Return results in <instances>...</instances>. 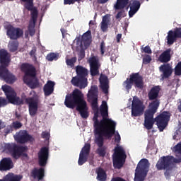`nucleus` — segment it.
Masks as SVG:
<instances>
[{"label":"nucleus","mask_w":181,"mask_h":181,"mask_svg":"<svg viewBox=\"0 0 181 181\" xmlns=\"http://www.w3.org/2000/svg\"><path fill=\"white\" fill-rule=\"evenodd\" d=\"M160 102L158 100L152 101L148 105V110H146L144 112V127L146 129H152L153 128V124L156 122V125L160 132H163V130L170 121V117L172 115L168 111H163L156 118H153V115L158 112V108H159Z\"/></svg>","instance_id":"obj_1"},{"label":"nucleus","mask_w":181,"mask_h":181,"mask_svg":"<svg viewBox=\"0 0 181 181\" xmlns=\"http://www.w3.org/2000/svg\"><path fill=\"white\" fill-rule=\"evenodd\" d=\"M64 105L71 110L76 107V111L84 119H87V117L90 115L87 102L84 100V94L78 88L74 89L71 93L66 95Z\"/></svg>","instance_id":"obj_2"},{"label":"nucleus","mask_w":181,"mask_h":181,"mask_svg":"<svg viewBox=\"0 0 181 181\" xmlns=\"http://www.w3.org/2000/svg\"><path fill=\"white\" fill-rule=\"evenodd\" d=\"M94 116L93 118L94 132L97 134H105V135H110L111 132H115V127L117 123L112 119L105 117V115H101L102 119L98 120L99 110H93Z\"/></svg>","instance_id":"obj_3"},{"label":"nucleus","mask_w":181,"mask_h":181,"mask_svg":"<svg viewBox=\"0 0 181 181\" xmlns=\"http://www.w3.org/2000/svg\"><path fill=\"white\" fill-rule=\"evenodd\" d=\"M11 63L9 53L5 49H0V78L4 80L7 84H13L16 80V76L9 71L7 67Z\"/></svg>","instance_id":"obj_4"},{"label":"nucleus","mask_w":181,"mask_h":181,"mask_svg":"<svg viewBox=\"0 0 181 181\" xmlns=\"http://www.w3.org/2000/svg\"><path fill=\"white\" fill-rule=\"evenodd\" d=\"M1 90L4 91L6 98L0 97V108L2 107H6L8 104H13V105H22L23 100L18 97L15 90L10 86L3 85Z\"/></svg>","instance_id":"obj_5"},{"label":"nucleus","mask_w":181,"mask_h":181,"mask_svg":"<svg viewBox=\"0 0 181 181\" xmlns=\"http://www.w3.org/2000/svg\"><path fill=\"white\" fill-rule=\"evenodd\" d=\"M76 76L73 77L71 83L74 87H78L81 90L88 86V69L83 66L78 65L76 67Z\"/></svg>","instance_id":"obj_6"},{"label":"nucleus","mask_w":181,"mask_h":181,"mask_svg":"<svg viewBox=\"0 0 181 181\" xmlns=\"http://www.w3.org/2000/svg\"><path fill=\"white\" fill-rule=\"evenodd\" d=\"M115 134V132H111L108 135L104 133L95 134V142L98 146L96 153L100 158H104L107 155V146H104V138L111 139Z\"/></svg>","instance_id":"obj_7"},{"label":"nucleus","mask_w":181,"mask_h":181,"mask_svg":"<svg viewBox=\"0 0 181 181\" xmlns=\"http://www.w3.org/2000/svg\"><path fill=\"white\" fill-rule=\"evenodd\" d=\"M149 160L146 158L141 159L135 170L134 181H144L149 172Z\"/></svg>","instance_id":"obj_8"},{"label":"nucleus","mask_w":181,"mask_h":181,"mask_svg":"<svg viewBox=\"0 0 181 181\" xmlns=\"http://www.w3.org/2000/svg\"><path fill=\"white\" fill-rule=\"evenodd\" d=\"M172 159H173V156H163L156 165V168L158 170H165V172L164 173L165 177H169L173 170V167L172 166Z\"/></svg>","instance_id":"obj_9"},{"label":"nucleus","mask_w":181,"mask_h":181,"mask_svg":"<svg viewBox=\"0 0 181 181\" xmlns=\"http://www.w3.org/2000/svg\"><path fill=\"white\" fill-rule=\"evenodd\" d=\"M134 84L135 88L142 90L144 88V78L139 73H133L124 82L126 90H131L132 86Z\"/></svg>","instance_id":"obj_10"},{"label":"nucleus","mask_w":181,"mask_h":181,"mask_svg":"<svg viewBox=\"0 0 181 181\" xmlns=\"http://www.w3.org/2000/svg\"><path fill=\"white\" fill-rule=\"evenodd\" d=\"M6 151L11 155L13 159L18 160L23 156H28L26 153H24L26 151V147L18 146L15 143L6 144L4 146Z\"/></svg>","instance_id":"obj_11"},{"label":"nucleus","mask_w":181,"mask_h":181,"mask_svg":"<svg viewBox=\"0 0 181 181\" xmlns=\"http://www.w3.org/2000/svg\"><path fill=\"white\" fill-rule=\"evenodd\" d=\"M127 154L125 151L122 147H116L113 155V166L115 169H121L125 163Z\"/></svg>","instance_id":"obj_12"},{"label":"nucleus","mask_w":181,"mask_h":181,"mask_svg":"<svg viewBox=\"0 0 181 181\" xmlns=\"http://www.w3.org/2000/svg\"><path fill=\"white\" fill-rule=\"evenodd\" d=\"M91 45V30H88L83 34L81 41V50L78 54V60H83L86 57V49Z\"/></svg>","instance_id":"obj_13"},{"label":"nucleus","mask_w":181,"mask_h":181,"mask_svg":"<svg viewBox=\"0 0 181 181\" xmlns=\"http://www.w3.org/2000/svg\"><path fill=\"white\" fill-rule=\"evenodd\" d=\"M6 29V35L11 40H18V39L23 37V29L19 27H14L12 25H8Z\"/></svg>","instance_id":"obj_14"},{"label":"nucleus","mask_w":181,"mask_h":181,"mask_svg":"<svg viewBox=\"0 0 181 181\" xmlns=\"http://www.w3.org/2000/svg\"><path fill=\"white\" fill-rule=\"evenodd\" d=\"M90 66V71L92 77H95L100 74V67H101V63H100V58L98 56H92L88 59Z\"/></svg>","instance_id":"obj_15"},{"label":"nucleus","mask_w":181,"mask_h":181,"mask_svg":"<svg viewBox=\"0 0 181 181\" xmlns=\"http://www.w3.org/2000/svg\"><path fill=\"white\" fill-rule=\"evenodd\" d=\"M14 139L18 144H26L28 142H35V138L25 130H21L14 136Z\"/></svg>","instance_id":"obj_16"},{"label":"nucleus","mask_w":181,"mask_h":181,"mask_svg":"<svg viewBox=\"0 0 181 181\" xmlns=\"http://www.w3.org/2000/svg\"><path fill=\"white\" fill-rule=\"evenodd\" d=\"M25 103L28 105L29 115L30 117H35L37 114L39 100L35 97H30L25 99Z\"/></svg>","instance_id":"obj_17"},{"label":"nucleus","mask_w":181,"mask_h":181,"mask_svg":"<svg viewBox=\"0 0 181 181\" xmlns=\"http://www.w3.org/2000/svg\"><path fill=\"white\" fill-rule=\"evenodd\" d=\"M21 70L24 73V76L23 78V80H26L29 78V77H35L36 76V68L35 66L24 63L21 64Z\"/></svg>","instance_id":"obj_18"},{"label":"nucleus","mask_w":181,"mask_h":181,"mask_svg":"<svg viewBox=\"0 0 181 181\" xmlns=\"http://www.w3.org/2000/svg\"><path fill=\"white\" fill-rule=\"evenodd\" d=\"M145 106L139 99L134 100L132 105V117H141L144 114Z\"/></svg>","instance_id":"obj_19"},{"label":"nucleus","mask_w":181,"mask_h":181,"mask_svg":"<svg viewBox=\"0 0 181 181\" xmlns=\"http://www.w3.org/2000/svg\"><path fill=\"white\" fill-rule=\"evenodd\" d=\"M38 155V163L42 168L47 165V160H49V148L44 146L40 148Z\"/></svg>","instance_id":"obj_20"},{"label":"nucleus","mask_w":181,"mask_h":181,"mask_svg":"<svg viewBox=\"0 0 181 181\" xmlns=\"http://www.w3.org/2000/svg\"><path fill=\"white\" fill-rule=\"evenodd\" d=\"M13 169V161L11 157H4L0 160V172H8Z\"/></svg>","instance_id":"obj_21"},{"label":"nucleus","mask_w":181,"mask_h":181,"mask_svg":"<svg viewBox=\"0 0 181 181\" xmlns=\"http://www.w3.org/2000/svg\"><path fill=\"white\" fill-rule=\"evenodd\" d=\"M162 78H169L173 73V68L170 64H163L159 67Z\"/></svg>","instance_id":"obj_22"},{"label":"nucleus","mask_w":181,"mask_h":181,"mask_svg":"<svg viewBox=\"0 0 181 181\" xmlns=\"http://www.w3.org/2000/svg\"><path fill=\"white\" fill-rule=\"evenodd\" d=\"M39 13H36V11H33L31 14V20L30 21L28 25V32L30 36H34L35 31V25H36V21H37V16Z\"/></svg>","instance_id":"obj_23"},{"label":"nucleus","mask_w":181,"mask_h":181,"mask_svg":"<svg viewBox=\"0 0 181 181\" xmlns=\"http://www.w3.org/2000/svg\"><path fill=\"white\" fill-rule=\"evenodd\" d=\"M171 52L172 49L170 48L163 51L158 57V62H160V63H165V64H168L169 62L172 60Z\"/></svg>","instance_id":"obj_24"},{"label":"nucleus","mask_w":181,"mask_h":181,"mask_svg":"<svg viewBox=\"0 0 181 181\" xmlns=\"http://www.w3.org/2000/svg\"><path fill=\"white\" fill-rule=\"evenodd\" d=\"M130 11H129V18H132L141 8V2L138 0H132L129 4Z\"/></svg>","instance_id":"obj_25"},{"label":"nucleus","mask_w":181,"mask_h":181,"mask_svg":"<svg viewBox=\"0 0 181 181\" xmlns=\"http://www.w3.org/2000/svg\"><path fill=\"white\" fill-rule=\"evenodd\" d=\"M159 91H160L159 86H154L151 88L148 93V100L150 101H158V103H160L159 99H158V97H159Z\"/></svg>","instance_id":"obj_26"},{"label":"nucleus","mask_w":181,"mask_h":181,"mask_svg":"<svg viewBox=\"0 0 181 181\" xmlns=\"http://www.w3.org/2000/svg\"><path fill=\"white\" fill-rule=\"evenodd\" d=\"M55 83L52 81H48L47 83L44 86L43 90L45 95L49 97V95L53 94L54 91Z\"/></svg>","instance_id":"obj_27"},{"label":"nucleus","mask_w":181,"mask_h":181,"mask_svg":"<svg viewBox=\"0 0 181 181\" xmlns=\"http://www.w3.org/2000/svg\"><path fill=\"white\" fill-rule=\"evenodd\" d=\"M100 83L102 91L104 94H108V88H110L108 77L107 76H100Z\"/></svg>","instance_id":"obj_28"},{"label":"nucleus","mask_w":181,"mask_h":181,"mask_svg":"<svg viewBox=\"0 0 181 181\" xmlns=\"http://www.w3.org/2000/svg\"><path fill=\"white\" fill-rule=\"evenodd\" d=\"M21 179H23V175L8 173L4 177L3 180H0V181H21Z\"/></svg>","instance_id":"obj_29"},{"label":"nucleus","mask_w":181,"mask_h":181,"mask_svg":"<svg viewBox=\"0 0 181 181\" xmlns=\"http://www.w3.org/2000/svg\"><path fill=\"white\" fill-rule=\"evenodd\" d=\"M23 82L27 84V86H29L30 88H33V90L39 87V79H37L36 76L24 79Z\"/></svg>","instance_id":"obj_30"},{"label":"nucleus","mask_w":181,"mask_h":181,"mask_svg":"<svg viewBox=\"0 0 181 181\" xmlns=\"http://www.w3.org/2000/svg\"><path fill=\"white\" fill-rule=\"evenodd\" d=\"M31 176L34 179H37V180H42L45 177V168H40L39 169H34L31 173Z\"/></svg>","instance_id":"obj_31"},{"label":"nucleus","mask_w":181,"mask_h":181,"mask_svg":"<svg viewBox=\"0 0 181 181\" xmlns=\"http://www.w3.org/2000/svg\"><path fill=\"white\" fill-rule=\"evenodd\" d=\"M128 4H129V0H117L114 8L115 11L125 9L128 6Z\"/></svg>","instance_id":"obj_32"},{"label":"nucleus","mask_w":181,"mask_h":181,"mask_svg":"<svg viewBox=\"0 0 181 181\" xmlns=\"http://www.w3.org/2000/svg\"><path fill=\"white\" fill-rule=\"evenodd\" d=\"M167 39V45H169L170 46L173 45L176 40H177V37L176 34L175 33L174 30H169L168 33V35L166 37Z\"/></svg>","instance_id":"obj_33"},{"label":"nucleus","mask_w":181,"mask_h":181,"mask_svg":"<svg viewBox=\"0 0 181 181\" xmlns=\"http://www.w3.org/2000/svg\"><path fill=\"white\" fill-rule=\"evenodd\" d=\"M22 2H25V8L28 11H30L31 14L33 13V12H36V13H39L37 11V8L33 6V0H21Z\"/></svg>","instance_id":"obj_34"},{"label":"nucleus","mask_w":181,"mask_h":181,"mask_svg":"<svg viewBox=\"0 0 181 181\" xmlns=\"http://www.w3.org/2000/svg\"><path fill=\"white\" fill-rule=\"evenodd\" d=\"M88 98L90 100H95L98 98V88L97 86H91L87 94Z\"/></svg>","instance_id":"obj_35"},{"label":"nucleus","mask_w":181,"mask_h":181,"mask_svg":"<svg viewBox=\"0 0 181 181\" xmlns=\"http://www.w3.org/2000/svg\"><path fill=\"white\" fill-rule=\"evenodd\" d=\"M97 173V179L99 181H106L107 180V173L104 169L99 168L96 171Z\"/></svg>","instance_id":"obj_36"},{"label":"nucleus","mask_w":181,"mask_h":181,"mask_svg":"<svg viewBox=\"0 0 181 181\" xmlns=\"http://www.w3.org/2000/svg\"><path fill=\"white\" fill-rule=\"evenodd\" d=\"M109 23H110V20H108V17H107V16H103L102 19V22L100 23V29L102 32L108 31Z\"/></svg>","instance_id":"obj_37"},{"label":"nucleus","mask_w":181,"mask_h":181,"mask_svg":"<svg viewBox=\"0 0 181 181\" xmlns=\"http://www.w3.org/2000/svg\"><path fill=\"white\" fill-rule=\"evenodd\" d=\"M100 111L101 115H105L107 118H108V105H107L106 101L103 100L102 102Z\"/></svg>","instance_id":"obj_38"},{"label":"nucleus","mask_w":181,"mask_h":181,"mask_svg":"<svg viewBox=\"0 0 181 181\" xmlns=\"http://www.w3.org/2000/svg\"><path fill=\"white\" fill-rule=\"evenodd\" d=\"M19 47V42L18 41H11L8 42V47L11 52V53H14V52H16L18 50V47Z\"/></svg>","instance_id":"obj_39"},{"label":"nucleus","mask_w":181,"mask_h":181,"mask_svg":"<svg viewBox=\"0 0 181 181\" xmlns=\"http://www.w3.org/2000/svg\"><path fill=\"white\" fill-rule=\"evenodd\" d=\"M91 150V145L88 143L85 144L84 146L82 148L80 153L81 155H85L88 156L90 155V151Z\"/></svg>","instance_id":"obj_40"},{"label":"nucleus","mask_w":181,"mask_h":181,"mask_svg":"<svg viewBox=\"0 0 181 181\" xmlns=\"http://www.w3.org/2000/svg\"><path fill=\"white\" fill-rule=\"evenodd\" d=\"M46 60H47L48 62H56L59 60V53L50 52L47 54L46 57Z\"/></svg>","instance_id":"obj_41"},{"label":"nucleus","mask_w":181,"mask_h":181,"mask_svg":"<svg viewBox=\"0 0 181 181\" xmlns=\"http://www.w3.org/2000/svg\"><path fill=\"white\" fill-rule=\"evenodd\" d=\"M88 158V156H85L84 154L80 153L79 158L78 160V163L79 166L84 165V163H86Z\"/></svg>","instance_id":"obj_42"},{"label":"nucleus","mask_w":181,"mask_h":181,"mask_svg":"<svg viewBox=\"0 0 181 181\" xmlns=\"http://www.w3.org/2000/svg\"><path fill=\"white\" fill-rule=\"evenodd\" d=\"M12 132H13V127H12V124L7 125L6 127H4V134L5 136Z\"/></svg>","instance_id":"obj_43"},{"label":"nucleus","mask_w":181,"mask_h":181,"mask_svg":"<svg viewBox=\"0 0 181 181\" xmlns=\"http://www.w3.org/2000/svg\"><path fill=\"white\" fill-rule=\"evenodd\" d=\"M76 62L77 58L76 57H72L66 60V65L70 66V67H74V63H76Z\"/></svg>","instance_id":"obj_44"},{"label":"nucleus","mask_w":181,"mask_h":181,"mask_svg":"<svg viewBox=\"0 0 181 181\" xmlns=\"http://www.w3.org/2000/svg\"><path fill=\"white\" fill-rule=\"evenodd\" d=\"M175 76H181V61L177 64L174 69Z\"/></svg>","instance_id":"obj_45"},{"label":"nucleus","mask_w":181,"mask_h":181,"mask_svg":"<svg viewBox=\"0 0 181 181\" xmlns=\"http://www.w3.org/2000/svg\"><path fill=\"white\" fill-rule=\"evenodd\" d=\"M91 106L93 111L98 110V98L92 99Z\"/></svg>","instance_id":"obj_46"},{"label":"nucleus","mask_w":181,"mask_h":181,"mask_svg":"<svg viewBox=\"0 0 181 181\" xmlns=\"http://www.w3.org/2000/svg\"><path fill=\"white\" fill-rule=\"evenodd\" d=\"M176 158L173 156L172 161L173 163H181V153H175Z\"/></svg>","instance_id":"obj_47"},{"label":"nucleus","mask_w":181,"mask_h":181,"mask_svg":"<svg viewBox=\"0 0 181 181\" xmlns=\"http://www.w3.org/2000/svg\"><path fill=\"white\" fill-rule=\"evenodd\" d=\"M173 152H175V153H181V142L178 143L177 145H175L173 148Z\"/></svg>","instance_id":"obj_48"},{"label":"nucleus","mask_w":181,"mask_h":181,"mask_svg":"<svg viewBox=\"0 0 181 181\" xmlns=\"http://www.w3.org/2000/svg\"><path fill=\"white\" fill-rule=\"evenodd\" d=\"M11 127H13V129H20V128H22V123L21 122H13L11 124Z\"/></svg>","instance_id":"obj_49"},{"label":"nucleus","mask_w":181,"mask_h":181,"mask_svg":"<svg viewBox=\"0 0 181 181\" xmlns=\"http://www.w3.org/2000/svg\"><path fill=\"white\" fill-rule=\"evenodd\" d=\"M125 16H127V14H125V11L122 9L115 16V18L116 19H121V18H125Z\"/></svg>","instance_id":"obj_50"},{"label":"nucleus","mask_w":181,"mask_h":181,"mask_svg":"<svg viewBox=\"0 0 181 181\" xmlns=\"http://www.w3.org/2000/svg\"><path fill=\"white\" fill-rule=\"evenodd\" d=\"M152 62V58L149 55H146L143 58L144 64H149Z\"/></svg>","instance_id":"obj_51"},{"label":"nucleus","mask_w":181,"mask_h":181,"mask_svg":"<svg viewBox=\"0 0 181 181\" xmlns=\"http://www.w3.org/2000/svg\"><path fill=\"white\" fill-rule=\"evenodd\" d=\"M83 0H64V5H73L74 4H76V2H80Z\"/></svg>","instance_id":"obj_52"},{"label":"nucleus","mask_w":181,"mask_h":181,"mask_svg":"<svg viewBox=\"0 0 181 181\" xmlns=\"http://www.w3.org/2000/svg\"><path fill=\"white\" fill-rule=\"evenodd\" d=\"M100 50L102 56L105 53V42L102 41L100 45Z\"/></svg>","instance_id":"obj_53"},{"label":"nucleus","mask_w":181,"mask_h":181,"mask_svg":"<svg viewBox=\"0 0 181 181\" xmlns=\"http://www.w3.org/2000/svg\"><path fill=\"white\" fill-rule=\"evenodd\" d=\"M173 32L177 39H181V28H176Z\"/></svg>","instance_id":"obj_54"},{"label":"nucleus","mask_w":181,"mask_h":181,"mask_svg":"<svg viewBox=\"0 0 181 181\" xmlns=\"http://www.w3.org/2000/svg\"><path fill=\"white\" fill-rule=\"evenodd\" d=\"M141 52L147 53L148 54H152V49H151V47H149V45H147L144 48H142Z\"/></svg>","instance_id":"obj_55"},{"label":"nucleus","mask_w":181,"mask_h":181,"mask_svg":"<svg viewBox=\"0 0 181 181\" xmlns=\"http://www.w3.org/2000/svg\"><path fill=\"white\" fill-rule=\"evenodd\" d=\"M41 136H42V138H43L44 139H50V134L47 132H42Z\"/></svg>","instance_id":"obj_56"},{"label":"nucleus","mask_w":181,"mask_h":181,"mask_svg":"<svg viewBox=\"0 0 181 181\" xmlns=\"http://www.w3.org/2000/svg\"><path fill=\"white\" fill-rule=\"evenodd\" d=\"M115 141L117 144H119L121 142V136L118 132H117V134L115 136Z\"/></svg>","instance_id":"obj_57"},{"label":"nucleus","mask_w":181,"mask_h":181,"mask_svg":"<svg viewBox=\"0 0 181 181\" xmlns=\"http://www.w3.org/2000/svg\"><path fill=\"white\" fill-rule=\"evenodd\" d=\"M111 181H126L120 177H114L112 178Z\"/></svg>","instance_id":"obj_58"},{"label":"nucleus","mask_w":181,"mask_h":181,"mask_svg":"<svg viewBox=\"0 0 181 181\" xmlns=\"http://www.w3.org/2000/svg\"><path fill=\"white\" fill-rule=\"evenodd\" d=\"M122 38V34H117L116 36L117 42L119 43L121 42Z\"/></svg>","instance_id":"obj_59"},{"label":"nucleus","mask_w":181,"mask_h":181,"mask_svg":"<svg viewBox=\"0 0 181 181\" xmlns=\"http://www.w3.org/2000/svg\"><path fill=\"white\" fill-rule=\"evenodd\" d=\"M35 53H36V49H33L30 52V56L31 57L34 56V57H36V56H35Z\"/></svg>","instance_id":"obj_60"},{"label":"nucleus","mask_w":181,"mask_h":181,"mask_svg":"<svg viewBox=\"0 0 181 181\" xmlns=\"http://www.w3.org/2000/svg\"><path fill=\"white\" fill-rule=\"evenodd\" d=\"M5 127V122H2V120L0 119V129H4Z\"/></svg>","instance_id":"obj_61"},{"label":"nucleus","mask_w":181,"mask_h":181,"mask_svg":"<svg viewBox=\"0 0 181 181\" xmlns=\"http://www.w3.org/2000/svg\"><path fill=\"white\" fill-rule=\"evenodd\" d=\"M109 1L110 0H98L100 4H107V2Z\"/></svg>","instance_id":"obj_62"},{"label":"nucleus","mask_w":181,"mask_h":181,"mask_svg":"<svg viewBox=\"0 0 181 181\" xmlns=\"http://www.w3.org/2000/svg\"><path fill=\"white\" fill-rule=\"evenodd\" d=\"M61 32L62 33L63 37H64V35L66 34V30H64V28H61Z\"/></svg>","instance_id":"obj_63"},{"label":"nucleus","mask_w":181,"mask_h":181,"mask_svg":"<svg viewBox=\"0 0 181 181\" xmlns=\"http://www.w3.org/2000/svg\"><path fill=\"white\" fill-rule=\"evenodd\" d=\"M15 115L17 119H19L21 118V115L18 114V112H16Z\"/></svg>","instance_id":"obj_64"}]
</instances>
